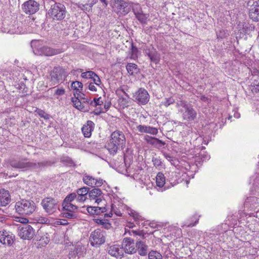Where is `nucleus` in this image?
Instances as JSON below:
<instances>
[{"instance_id": "obj_1", "label": "nucleus", "mask_w": 259, "mask_h": 259, "mask_svg": "<svg viewBox=\"0 0 259 259\" xmlns=\"http://www.w3.org/2000/svg\"><path fill=\"white\" fill-rule=\"evenodd\" d=\"M54 162L50 160L40 162L28 161L26 158L22 159H12L9 160L10 165L13 168L21 169L22 171L32 170L39 172L44 168L52 166Z\"/></svg>"}, {"instance_id": "obj_2", "label": "nucleus", "mask_w": 259, "mask_h": 259, "mask_svg": "<svg viewBox=\"0 0 259 259\" xmlns=\"http://www.w3.org/2000/svg\"><path fill=\"white\" fill-rule=\"evenodd\" d=\"M125 138L124 134L119 131H115L110 136L109 142L105 146L110 154L115 155L118 150H122L125 146Z\"/></svg>"}, {"instance_id": "obj_3", "label": "nucleus", "mask_w": 259, "mask_h": 259, "mask_svg": "<svg viewBox=\"0 0 259 259\" xmlns=\"http://www.w3.org/2000/svg\"><path fill=\"white\" fill-rule=\"evenodd\" d=\"M50 8L48 10V15L53 20L63 21L66 17L67 11L65 6L62 3L50 1Z\"/></svg>"}, {"instance_id": "obj_4", "label": "nucleus", "mask_w": 259, "mask_h": 259, "mask_svg": "<svg viewBox=\"0 0 259 259\" xmlns=\"http://www.w3.org/2000/svg\"><path fill=\"white\" fill-rule=\"evenodd\" d=\"M15 207L16 211L20 214L29 215L34 212L36 205L32 200L23 199L17 202Z\"/></svg>"}, {"instance_id": "obj_5", "label": "nucleus", "mask_w": 259, "mask_h": 259, "mask_svg": "<svg viewBox=\"0 0 259 259\" xmlns=\"http://www.w3.org/2000/svg\"><path fill=\"white\" fill-rule=\"evenodd\" d=\"M41 205L48 214H52L59 209V205L57 199L51 197H45L41 200Z\"/></svg>"}, {"instance_id": "obj_6", "label": "nucleus", "mask_w": 259, "mask_h": 259, "mask_svg": "<svg viewBox=\"0 0 259 259\" xmlns=\"http://www.w3.org/2000/svg\"><path fill=\"white\" fill-rule=\"evenodd\" d=\"M66 77L65 70L61 67H55L51 71L49 78L50 85H55L62 82Z\"/></svg>"}, {"instance_id": "obj_7", "label": "nucleus", "mask_w": 259, "mask_h": 259, "mask_svg": "<svg viewBox=\"0 0 259 259\" xmlns=\"http://www.w3.org/2000/svg\"><path fill=\"white\" fill-rule=\"evenodd\" d=\"M112 8L117 14L124 16L130 11L132 4L131 5L123 0H113Z\"/></svg>"}, {"instance_id": "obj_8", "label": "nucleus", "mask_w": 259, "mask_h": 259, "mask_svg": "<svg viewBox=\"0 0 259 259\" xmlns=\"http://www.w3.org/2000/svg\"><path fill=\"white\" fill-rule=\"evenodd\" d=\"M106 232L97 229L92 232L90 237L91 244L93 246L99 247L105 242Z\"/></svg>"}, {"instance_id": "obj_9", "label": "nucleus", "mask_w": 259, "mask_h": 259, "mask_svg": "<svg viewBox=\"0 0 259 259\" xmlns=\"http://www.w3.org/2000/svg\"><path fill=\"white\" fill-rule=\"evenodd\" d=\"M132 11L135 17L142 25L147 24L149 20V14L143 13L141 6L139 4L132 3Z\"/></svg>"}, {"instance_id": "obj_10", "label": "nucleus", "mask_w": 259, "mask_h": 259, "mask_svg": "<svg viewBox=\"0 0 259 259\" xmlns=\"http://www.w3.org/2000/svg\"><path fill=\"white\" fill-rule=\"evenodd\" d=\"M134 101L139 104L145 105L149 101L150 96L148 92L144 88H140L133 96Z\"/></svg>"}, {"instance_id": "obj_11", "label": "nucleus", "mask_w": 259, "mask_h": 259, "mask_svg": "<svg viewBox=\"0 0 259 259\" xmlns=\"http://www.w3.org/2000/svg\"><path fill=\"white\" fill-rule=\"evenodd\" d=\"M18 232L19 236L25 240L32 239L35 234L34 230L28 224H24L22 227H19Z\"/></svg>"}, {"instance_id": "obj_12", "label": "nucleus", "mask_w": 259, "mask_h": 259, "mask_svg": "<svg viewBox=\"0 0 259 259\" xmlns=\"http://www.w3.org/2000/svg\"><path fill=\"white\" fill-rule=\"evenodd\" d=\"M144 52L148 57L151 62L157 64L160 60V55L153 46L146 47Z\"/></svg>"}, {"instance_id": "obj_13", "label": "nucleus", "mask_w": 259, "mask_h": 259, "mask_svg": "<svg viewBox=\"0 0 259 259\" xmlns=\"http://www.w3.org/2000/svg\"><path fill=\"white\" fill-rule=\"evenodd\" d=\"M39 4L34 0H28L25 2L22 6L24 12L28 14H34L39 10Z\"/></svg>"}, {"instance_id": "obj_14", "label": "nucleus", "mask_w": 259, "mask_h": 259, "mask_svg": "<svg viewBox=\"0 0 259 259\" xmlns=\"http://www.w3.org/2000/svg\"><path fill=\"white\" fill-rule=\"evenodd\" d=\"M181 112H182L183 118L185 120L193 121L196 118L197 112L191 104H189L186 109H183Z\"/></svg>"}, {"instance_id": "obj_15", "label": "nucleus", "mask_w": 259, "mask_h": 259, "mask_svg": "<svg viewBox=\"0 0 259 259\" xmlns=\"http://www.w3.org/2000/svg\"><path fill=\"white\" fill-rule=\"evenodd\" d=\"M122 245L125 252L126 253L133 254L137 251L134 245V240L131 238H124L123 239Z\"/></svg>"}, {"instance_id": "obj_16", "label": "nucleus", "mask_w": 259, "mask_h": 259, "mask_svg": "<svg viewBox=\"0 0 259 259\" xmlns=\"http://www.w3.org/2000/svg\"><path fill=\"white\" fill-rule=\"evenodd\" d=\"M249 18L255 22L259 21V0L253 2L249 10Z\"/></svg>"}, {"instance_id": "obj_17", "label": "nucleus", "mask_w": 259, "mask_h": 259, "mask_svg": "<svg viewBox=\"0 0 259 259\" xmlns=\"http://www.w3.org/2000/svg\"><path fill=\"white\" fill-rule=\"evenodd\" d=\"M82 180L84 184L91 187H98L101 186L103 184L102 179H96L92 176L86 174L84 175Z\"/></svg>"}, {"instance_id": "obj_18", "label": "nucleus", "mask_w": 259, "mask_h": 259, "mask_svg": "<svg viewBox=\"0 0 259 259\" xmlns=\"http://www.w3.org/2000/svg\"><path fill=\"white\" fill-rule=\"evenodd\" d=\"M15 236L6 230L0 231V242L3 244L11 245L14 242Z\"/></svg>"}, {"instance_id": "obj_19", "label": "nucleus", "mask_w": 259, "mask_h": 259, "mask_svg": "<svg viewBox=\"0 0 259 259\" xmlns=\"http://www.w3.org/2000/svg\"><path fill=\"white\" fill-rule=\"evenodd\" d=\"M89 197L91 200H96L95 202L99 204L102 201V192L99 188H94L90 190Z\"/></svg>"}, {"instance_id": "obj_20", "label": "nucleus", "mask_w": 259, "mask_h": 259, "mask_svg": "<svg viewBox=\"0 0 259 259\" xmlns=\"http://www.w3.org/2000/svg\"><path fill=\"white\" fill-rule=\"evenodd\" d=\"M90 188L87 187H83L76 190L77 198L78 202H84L87 199V195L89 194Z\"/></svg>"}, {"instance_id": "obj_21", "label": "nucleus", "mask_w": 259, "mask_h": 259, "mask_svg": "<svg viewBox=\"0 0 259 259\" xmlns=\"http://www.w3.org/2000/svg\"><path fill=\"white\" fill-rule=\"evenodd\" d=\"M40 55L51 56L59 54L62 52V49H54L48 47H43L40 48Z\"/></svg>"}, {"instance_id": "obj_22", "label": "nucleus", "mask_w": 259, "mask_h": 259, "mask_svg": "<svg viewBox=\"0 0 259 259\" xmlns=\"http://www.w3.org/2000/svg\"><path fill=\"white\" fill-rule=\"evenodd\" d=\"M94 125L95 124L92 121L88 120L82 126L81 131L85 137L89 138L91 136L92 132L94 129Z\"/></svg>"}, {"instance_id": "obj_23", "label": "nucleus", "mask_w": 259, "mask_h": 259, "mask_svg": "<svg viewBox=\"0 0 259 259\" xmlns=\"http://www.w3.org/2000/svg\"><path fill=\"white\" fill-rule=\"evenodd\" d=\"M108 251L109 254L116 258H121L123 256L122 249L116 245L110 246L108 248Z\"/></svg>"}, {"instance_id": "obj_24", "label": "nucleus", "mask_w": 259, "mask_h": 259, "mask_svg": "<svg viewBox=\"0 0 259 259\" xmlns=\"http://www.w3.org/2000/svg\"><path fill=\"white\" fill-rule=\"evenodd\" d=\"M10 201L11 198L9 191L4 189H0V202L1 205L6 206Z\"/></svg>"}, {"instance_id": "obj_25", "label": "nucleus", "mask_w": 259, "mask_h": 259, "mask_svg": "<svg viewBox=\"0 0 259 259\" xmlns=\"http://www.w3.org/2000/svg\"><path fill=\"white\" fill-rule=\"evenodd\" d=\"M137 130L141 133H148L156 135L158 133L157 128L145 125H139L137 126Z\"/></svg>"}, {"instance_id": "obj_26", "label": "nucleus", "mask_w": 259, "mask_h": 259, "mask_svg": "<svg viewBox=\"0 0 259 259\" xmlns=\"http://www.w3.org/2000/svg\"><path fill=\"white\" fill-rule=\"evenodd\" d=\"M136 249L141 256H145L148 253V246L141 240H137L136 243Z\"/></svg>"}, {"instance_id": "obj_27", "label": "nucleus", "mask_w": 259, "mask_h": 259, "mask_svg": "<svg viewBox=\"0 0 259 259\" xmlns=\"http://www.w3.org/2000/svg\"><path fill=\"white\" fill-rule=\"evenodd\" d=\"M245 205L249 207L251 209L259 207V198L255 196L247 197L244 202Z\"/></svg>"}, {"instance_id": "obj_28", "label": "nucleus", "mask_w": 259, "mask_h": 259, "mask_svg": "<svg viewBox=\"0 0 259 259\" xmlns=\"http://www.w3.org/2000/svg\"><path fill=\"white\" fill-rule=\"evenodd\" d=\"M85 248L84 246L81 244H77L75 246L73 250L71 251L69 253V255L72 256H78V257L83 255L85 252Z\"/></svg>"}, {"instance_id": "obj_29", "label": "nucleus", "mask_w": 259, "mask_h": 259, "mask_svg": "<svg viewBox=\"0 0 259 259\" xmlns=\"http://www.w3.org/2000/svg\"><path fill=\"white\" fill-rule=\"evenodd\" d=\"M97 0H89L85 4H79L78 7L84 11H90L92 7L96 3Z\"/></svg>"}, {"instance_id": "obj_30", "label": "nucleus", "mask_w": 259, "mask_h": 259, "mask_svg": "<svg viewBox=\"0 0 259 259\" xmlns=\"http://www.w3.org/2000/svg\"><path fill=\"white\" fill-rule=\"evenodd\" d=\"M126 70L130 75H133L134 73H138L139 72V68L137 65L135 63H129L126 66Z\"/></svg>"}, {"instance_id": "obj_31", "label": "nucleus", "mask_w": 259, "mask_h": 259, "mask_svg": "<svg viewBox=\"0 0 259 259\" xmlns=\"http://www.w3.org/2000/svg\"><path fill=\"white\" fill-rule=\"evenodd\" d=\"M156 185L159 188L162 187L165 184V178L162 172H159L156 177Z\"/></svg>"}, {"instance_id": "obj_32", "label": "nucleus", "mask_w": 259, "mask_h": 259, "mask_svg": "<svg viewBox=\"0 0 259 259\" xmlns=\"http://www.w3.org/2000/svg\"><path fill=\"white\" fill-rule=\"evenodd\" d=\"M63 210L64 211L75 212L77 209V206L72 203H62Z\"/></svg>"}, {"instance_id": "obj_33", "label": "nucleus", "mask_w": 259, "mask_h": 259, "mask_svg": "<svg viewBox=\"0 0 259 259\" xmlns=\"http://www.w3.org/2000/svg\"><path fill=\"white\" fill-rule=\"evenodd\" d=\"M71 101L73 104L74 107L76 109L81 110L83 108V106L82 105L80 99L77 97H72Z\"/></svg>"}, {"instance_id": "obj_34", "label": "nucleus", "mask_w": 259, "mask_h": 259, "mask_svg": "<svg viewBox=\"0 0 259 259\" xmlns=\"http://www.w3.org/2000/svg\"><path fill=\"white\" fill-rule=\"evenodd\" d=\"M150 144L159 148L162 146H164L165 145V143L156 138L154 137L153 139L150 141Z\"/></svg>"}, {"instance_id": "obj_35", "label": "nucleus", "mask_w": 259, "mask_h": 259, "mask_svg": "<svg viewBox=\"0 0 259 259\" xmlns=\"http://www.w3.org/2000/svg\"><path fill=\"white\" fill-rule=\"evenodd\" d=\"M138 48L134 45L133 44L131 45V48L130 49V58L132 59H136L138 58Z\"/></svg>"}, {"instance_id": "obj_36", "label": "nucleus", "mask_w": 259, "mask_h": 259, "mask_svg": "<svg viewBox=\"0 0 259 259\" xmlns=\"http://www.w3.org/2000/svg\"><path fill=\"white\" fill-rule=\"evenodd\" d=\"M73 94L74 97H77L79 99H80L81 100H83V102L84 103H87L90 105V102L91 101L88 98H85V95L81 92H79V93L74 92Z\"/></svg>"}, {"instance_id": "obj_37", "label": "nucleus", "mask_w": 259, "mask_h": 259, "mask_svg": "<svg viewBox=\"0 0 259 259\" xmlns=\"http://www.w3.org/2000/svg\"><path fill=\"white\" fill-rule=\"evenodd\" d=\"M71 88L76 91L75 92L79 93V92L82 90L83 84L80 81H73L71 83Z\"/></svg>"}, {"instance_id": "obj_38", "label": "nucleus", "mask_w": 259, "mask_h": 259, "mask_svg": "<svg viewBox=\"0 0 259 259\" xmlns=\"http://www.w3.org/2000/svg\"><path fill=\"white\" fill-rule=\"evenodd\" d=\"M96 223L102 225L103 228L106 229H109L111 227V224L106 220L96 219Z\"/></svg>"}, {"instance_id": "obj_39", "label": "nucleus", "mask_w": 259, "mask_h": 259, "mask_svg": "<svg viewBox=\"0 0 259 259\" xmlns=\"http://www.w3.org/2000/svg\"><path fill=\"white\" fill-rule=\"evenodd\" d=\"M77 195L75 193H72L68 195L63 200L62 203H71V202L77 198Z\"/></svg>"}, {"instance_id": "obj_40", "label": "nucleus", "mask_w": 259, "mask_h": 259, "mask_svg": "<svg viewBox=\"0 0 259 259\" xmlns=\"http://www.w3.org/2000/svg\"><path fill=\"white\" fill-rule=\"evenodd\" d=\"M149 259H162L161 254L156 251H151L148 253Z\"/></svg>"}, {"instance_id": "obj_41", "label": "nucleus", "mask_w": 259, "mask_h": 259, "mask_svg": "<svg viewBox=\"0 0 259 259\" xmlns=\"http://www.w3.org/2000/svg\"><path fill=\"white\" fill-rule=\"evenodd\" d=\"M39 245L41 246H46L50 242V237L49 235L46 234V235L42 236L39 239Z\"/></svg>"}, {"instance_id": "obj_42", "label": "nucleus", "mask_w": 259, "mask_h": 259, "mask_svg": "<svg viewBox=\"0 0 259 259\" xmlns=\"http://www.w3.org/2000/svg\"><path fill=\"white\" fill-rule=\"evenodd\" d=\"M175 100L172 97L165 98L164 100L161 102V105L167 107L170 105L172 104L175 103Z\"/></svg>"}, {"instance_id": "obj_43", "label": "nucleus", "mask_w": 259, "mask_h": 259, "mask_svg": "<svg viewBox=\"0 0 259 259\" xmlns=\"http://www.w3.org/2000/svg\"><path fill=\"white\" fill-rule=\"evenodd\" d=\"M251 91L252 92L258 93L259 92V77L255 79L252 83Z\"/></svg>"}, {"instance_id": "obj_44", "label": "nucleus", "mask_w": 259, "mask_h": 259, "mask_svg": "<svg viewBox=\"0 0 259 259\" xmlns=\"http://www.w3.org/2000/svg\"><path fill=\"white\" fill-rule=\"evenodd\" d=\"M95 75H96V74L92 71L82 72L81 74V76L84 78H92Z\"/></svg>"}, {"instance_id": "obj_45", "label": "nucleus", "mask_w": 259, "mask_h": 259, "mask_svg": "<svg viewBox=\"0 0 259 259\" xmlns=\"http://www.w3.org/2000/svg\"><path fill=\"white\" fill-rule=\"evenodd\" d=\"M35 112L37 113V114L39 115L41 117L44 118L45 119H49L50 118V115L48 113H46L45 111L40 109H37L35 110Z\"/></svg>"}, {"instance_id": "obj_46", "label": "nucleus", "mask_w": 259, "mask_h": 259, "mask_svg": "<svg viewBox=\"0 0 259 259\" xmlns=\"http://www.w3.org/2000/svg\"><path fill=\"white\" fill-rule=\"evenodd\" d=\"M101 98H94V99L93 101H91L90 102V105L96 107L98 105H101L103 104V102L101 100Z\"/></svg>"}, {"instance_id": "obj_47", "label": "nucleus", "mask_w": 259, "mask_h": 259, "mask_svg": "<svg viewBox=\"0 0 259 259\" xmlns=\"http://www.w3.org/2000/svg\"><path fill=\"white\" fill-rule=\"evenodd\" d=\"M63 217L68 219H74L76 218V215L74 213V212L64 211L63 212Z\"/></svg>"}, {"instance_id": "obj_48", "label": "nucleus", "mask_w": 259, "mask_h": 259, "mask_svg": "<svg viewBox=\"0 0 259 259\" xmlns=\"http://www.w3.org/2000/svg\"><path fill=\"white\" fill-rule=\"evenodd\" d=\"M153 165L156 167H158L161 166L162 162L159 158L153 157L152 159Z\"/></svg>"}, {"instance_id": "obj_49", "label": "nucleus", "mask_w": 259, "mask_h": 259, "mask_svg": "<svg viewBox=\"0 0 259 259\" xmlns=\"http://www.w3.org/2000/svg\"><path fill=\"white\" fill-rule=\"evenodd\" d=\"M129 214L131 216H132L133 217L134 219L136 221L140 220V218L141 217L139 214H138V213L137 212H136L135 211H134L133 210H130V212H129Z\"/></svg>"}, {"instance_id": "obj_50", "label": "nucleus", "mask_w": 259, "mask_h": 259, "mask_svg": "<svg viewBox=\"0 0 259 259\" xmlns=\"http://www.w3.org/2000/svg\"><path fill=\"white\" fill-rule=\"evenodd\" d=\"M96 213L95 215H99L102 212L106 211L107 209L105 207L95 206Z\"/></svg>"}, {"instance_id": "obj_51", "label": "nucleus", "mask_w": 259, "mask_h": 259, "mask_svg": "<svg viewBox=\"0 0 259 259\" xmlns=\"http://www.w3.org/2000/svg\"><path fill=\"white\" fill-rule=\"evenodd\" d=\"M190 104L187 103L186 101H180L177 103V107H182L183 108V109H186Z\"/></svg>"}, {"instance_id": "obj_52", "label": "nucleus", "mask_w": 259, "mask_h": 259, "mask_svg": "<svg viewBox=\"0 0 259 259\" xmlns=\"http://www.w3.org/2000/svg\"><path fill=\"white\" fill-rule=\"evenodd\" d=\"M217 36L218 38L222 39L226 36V33L224 30H221L217 32Z\"/></svg>"}, {"instance_id": "obj_53", "label": "nucleus", "mask_w": 259, "mask_h": 259, "mask_svg": "<svg viewBox=\"0 0 259 259\" xmlns=\"http://www.w3.org/2000/svg\"><path fill=\"white\" fill-rule=\"evenodd\" d=\"M133 234L135 236H139L143 239L145 238V233L143 231H132Z\"/></svg>"}, {"instance_id": "obj_54", "label": "nucleus", "mask_w": 259, "mask_h": 259, "mask_svg": "<svg viewBox=\"0 0 259 259\" xmlns=\"http://www.w3.org/2000/svg\"><path fill=\"white\" fill-rule=\"evenodd\" d=\"M65 93V89L63 88L57 89L55 92V95L62 96Z\"/></svg>"}, {"instance_id": "obj_55", "label": "nucleus", "mask_w": 259, "mask_h": 259, "mask_svg": "<svg viewBox=\"0 0 259 259\" xmlns=\"http://www.w3.org/2000/svg\"><path fill=\"white\" fill-rule=\"evenodd\" d=\"M88 212L92 215H95L96 209L95 206H88L87 208Z\"/></svg>"}, {"instance_id": "obj_56", "label": "nucleus", "mask_w": 259, "mask_h": 259, "mask_svg": "<svg viewBox=\"0 0 259 259\" xmlns=\"http://www.w3.org/2000/svg\"><path fill=\"white\" fill-rule=\"evenodd\" d=\"M92 79H93L94 81V83H95L96 85H99L101 82L100 79L97 74L96 75H95V76H94V77L92 78Z\"/></svg>"}, {"instance_id": "obj_57", "label": "nucleus", "mask_w": 259, "mask_h": 259, "mask_svg": "<svg viewBox=\"0 0 259 259\" xmlns=\"http://www.w3.org/2000/svg\"><path fill=\"white\" fill-rule=\"evenodd\" d=\"M200 100L204 102H205L207 104H208L210 102V100L207 97H205V96L203 95V96H201L200 97Z\"/></svg>"}, {"instance_id": "obj_58", "label": "nucleus", "mask_w": 259, "mask_h": 259, "mask_svg": "<svg viewBox=\"0 0 259 259\" xmlns=\"http://www.w3.org/2000/svg\"><path fill=\"white\" fill-rule=\"evenodd\" d=\"M89 89L92 91H96L97 88L95 86L94 83L91 82L89 85Z\"/></svg>"}, {"instance_id": "obj_59", "label": "nucleus", "mask_w": 259, "mask_h": 259, "mask_svg": "<svg viewBox=\"0 0 259 259\" xmlns=\"http://www.w3.org/2000/svg\"><path fill=\"white\" fill-rule=\"evenodd\" d=\"M18 222L22 223L23 224H27V223L28 222V220L26 218H20L19 219Z\"/></svg>"}, {"instance_id": "obj_60", "label": "nucleus", "mask_w": 259, "mask_h": 259, "mask_svg": "<svg viewBox=\"0 0 259 259\" xmlns=\"http://www.w3.org/2000/svg\"><path fill=\"white\" fill-rule=\"evenodd\" d=\"M164 156L168 161H172L173 157L167 153H164Z\"/></svg>"}, {"instance_id": "obj_61", "label": "nucleus", "mask_w": 259, "mask_h": 259, "mask_svg": "<svg viewBox=\"0 0 259 259\" xmlns=\"http://www.w3.org/2000/svg\"><path fill=\"white\" fill-rule=\"evenodd\" d=\"M198 221H199V219H197L194 223H190L188 225H185L187 227H193L194 226H195L198 222Z\"/></svg>"}, {"instance_id": "obj_62", "label": "nucleus", "mask_w": 259, "mask_h": 259, "mask_svg": "<svg viewBox=\"0 0 259 259\" xmlns=\"http://www.w3.org/2000/svg\"><path fill=\"white\" fill-rule=\"evenodd\" d=\"M154 137L146 136L145 138V140L148 143L150 144V141L153 139Z\"/></svg>"}, {"instance_id": "obj_63", "label": "nucleus", "mask_w": 259, "mask_h": 259, "mask_svg": "<svg viewBox=\"0 0 259 259\" xmlns=\"http://www.w3.org/2000/svg\"><path fill=\"white\" fill-rule=\"evenodd\" d=\"M111 103L108 102L107 103H105L104 105V108L105 109L106 111H107L110 107Z\"/></svg>"}, {"instance_id": "obj_64", "label": "nucleus", "mask_w": 259, "mask_h": 259, "mask_svg": "<svg viewBox=\"0 0 259 259\" xmlns=\"http://www.w3.org/2000/svg\"><path fill=\"white\" fill-rule=\"evenodd\" d=\"M102 112H104V111H102L101 110H99L98 109H97L96 111L94 112L95 115H99Z\"/></svg>"}]
</instances>
